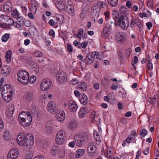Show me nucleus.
<instances>
[{
	"label": "nucleus",
	"mask_w": 159,
	"mask_h": 159,
	"mask_svg": "<svg viewBox=\"0 0 159 159\" xmlns=\"http://www.w3.org/2000/svg\"><path fill=\"white\" fill-rule=\"evenodd\" d=\"M17 141L19 146L26 149H30L34 143V137L31 134L25 135L23 132H20L17 136Z\"/></svg>",
	"instance_id": "f257e3e1"
},
{
	"label": "nucleus",
	"mask_w": 159,
	"mask_h": 159,
	"mask_svg": "<svg viewBox=\"0 0 159 159\" xmlns=\"http://www.w3.org/2000/svg\"><path fill=\"white\" fill-rule=\"evenodd\" d=\"M127 8L124 6H121L120 8V16L119 18L116 19V23L115 25L119 26L123 30H126L129 25V21L127 16Z\"/></svg>",
	"instance_id": "f03ea898"
},
{
	"label": "nucleus",
	"mask_w": 159,
	"mask_h": 159,
	"mask_svg": "<svg viewBox=\"0 0 159 159\" xmlns=\"http://www.w3.org/2000/svg\"><path fill=\"white\" fill-rule=\"evenodd\" d=\"M0 91L1 92L2 97L6 102H8L11 99L12 96V89L11 86L8 84L3 86L2 84L0 85Z\"/></svg>",
	"instance_id": "7ed1b4c3"
},
{
	"label": "nucleus",
	"mask_w": 159,
	"mask_h": 159,
	"mask_svg": "<svg viewBox=\"0 0 159 159\" xmlns=\"http://www.w3.org/2000/svg\"><path fill=\"white\" fill-rule=\"evenodd\" d=\"M17 80L21 84H27L29 82V75L28 73L24 70H20L17 73Z\"/></svg>",
	"instance_id": "20e7f679"
},
{
	"label": "nucleus",
	"mask_w": 159,
	"mask_h": 159,
	"mask_svg": "<svg viewBox=\"0 0 159 159\" xmlns=\"http://www.w3.org/2000/svg\"><path fill=\"white\" fill-rule=\"evenodd\" d=\"M88 139V135L86 133H84L82 134H76L74 137V140L77 146L81 147Z\"/></svg>",
	"instance_id": "39448f33"
},
{
	"label": "nucleus",
	"mask_w": 159,
	"mask_h": 159,
	"mask_svg": "<svg viewBox=\"0 0 159 159\" xmlns=\"http://www.w3.org/2000/svg\"><path fill=\"white\" fill-rule=\"evenodd\" d=\"M56 76L57 82L59 84H64L67 81V74L63 71H58L56 74Z\"/></svg>",
	"instance_id": "423d86ee"
},
{
	"label": "nucleus",
	"mask_w": 159,
	"mask_h": 159,
	"mask_svg": "<svg viewBox=\"0 0 159 159\" xmlns=\"http://www.w3.org/2000/svg\"><path fill=\"white\" fill-rule=\"evenodd\" d=\"M99 56V53L97 52L89 53L86 56L85 59L86 63L90 64L93 62L95 58L100 59Z\"/></svg>",
	"instance_id": "0eeeda50"
},
{
	"label": "nucleus",
	"mask_w": 159,
	"mask_h": 159,
	"mask_svg": "<svg viewBox=\"0 0 159 159\" xmlns=\"http://www.w3.org/2000/svg\"><path fill=\"white\" fill-rule=\"evenodd\" d=\"M87 150L88 154L89 156L93 157L95 155L96 152V148L94 142H91L88 143Z\"/></svg>",
	"instance_id": "6e6552de"
},
{
	"label": "nucleus",
	"mask_w": 159,
	"mask_h": 159,
	"mask_svg": "<svg viewBox=\"0 0 159 159\" xmlns=\"http://www.w3.org/2000/svg\"><path fill=\"white\" fill-rule=\"evenodd\" d=\"M65 132L62 130H60L56 135L55 140L57 144L61 145L63 144L64 141Z\"/></svg>",
	"instance_id": "1a4fd4ad"
},
{
	"label": "nucleus",
	"mask_w": 159,
	"mask_h": 159,
	"mask_svg": "<svg viewBox=\"0 0 159 159\" xmlns=\"http://www.w3.org/2000/svg\"><path fill=\"white\" fill-rule=\"evenodd\" d=\"M19 152L18 149L14 148L11 149L7 155V159H15L18 156Z\"/></svg>",
	"instance_id": "9d476101"
},
{
	"label": "nucleus",
	"mask_w": 159,
	"mask_h": 159,
	"mask_svg": "<svg viewBox=\"0 0 159 159\" xmlns=\"http://www.w3.org/2000/svg\"><path fill=\"white\" fill-rule=\"evenodd\" d=\"M78 106L76 103L73 100H70L68 104V108L70 112H75L76 111Z\"/></svg>",
	"instance_id": "9b49d317"
},
{
	"label": "nucleus",
	"mask_w": 159,
	"mask_h": 159,
	"mask_svg": "<svg viewBox=\"0 0 159 159\" xmlns=\"http://www.w3.org/2000/svg\"><path fill=\"white\" fill-rule=\"evenodd\" d=\"M51 85V82L48 79H44L43 80L40 85V88L41 90L45 91L48 89Z\"/></svg>",
	"instance_id": "f8f14e48"
},
{
	"label": "nucleus",
	"mask_w": 159,
	"mask_h": 159,
	"mask_svg": "<svg viewBox=\"0 0 159 159\" xmlns=\"http://www.w3.org/2000/svg\"><path fill=\"white\" fill-rule=\"evenodd\" d=\"M47 108L48 111L52 113L55 112L57 110L55 104L53 102L51 101L48 103Z\"/></svg>",
	"instance_id": "ddd939ff"
},
{
	"label": "nucleus",
	"mask_w": 159,
	"mask_h": 159,
	"mask_svg": "<svg viewBox=\"0 0 159 159\" xmlns=\"http://www.w3.org/2000/svg\"><path fill=\"white\" fill-rule=\"evenodd\" d=\"M27 118H25L24 119L20 120V123L22 124L23 126H28L30 124L32 121V118L31 116H28Z\"/></svg>",
	"instance_id": "4468645a"
},
{
	"label": "nucleus",
	"mask_w": 159,
	"mask_h": 159,
	"mask_svg": "<svg viewBox=\"0 0 159 159\" xmlns=\"http://www.w3.org/2000/svg\"><path fill=\"white\" fill-rule=\"evenodd\" d=\"M55 117L58 121H63L65 118V115L64 111H60L58 113L56 114Z\"/></svg>",
	"instance_id": "2eb2a0df"
},
{
	"label": "nucleus",
	"mask_w": 159,
	"mask_h": 159,
	"mask_svg": "<svg viewBox=\"0 0 159 159\" xmlns=\"http://www.w3.org/2000/svg\"><path fill=\"white\" fill-rule=\"evenodd\" d=\"M14 111V106L13 104L9 105L6 112V114L8 116H11Z\"/></svg>",
	"instance_id": "dca6fc26"
},
{
	"label": "nucleus",
	"mask_w": 159,
	"mask_h": 159,
	"mask_svg": "<svg viewBox=\"0 0 159 159\" xmlns=\"http://www.w3.org/2000/svg\"><path fill=\"white\" fill-rule=\"evenodd\" d=\"M133 21L135 24L139 27L140 31L143 29V22L139 18L133 19Z\"/></svg>",
	"instance_id": "f3484780"
},
{
	"label": "nucleus",
	"mask_w": 159,
	"mask_h": 159,
	"mask_svg": "<svg viewBox=\"0 0 159 159\" xmlns=\"http://www.w3.org/2000/svg\"><path fill=\"white\" fill-rule=\"evenodd\" d=\"M10 71L9 67L8 66H5L2 67L1 71L3 75L5 76H6L10 74Z\"/></svg>",
	"instance_id": "a211bd4d"
},
{
	"label": "nucleus",
	"mask_w": 159,
	"mask_h": 159,
	"mask_svg": "<svg viewBox=\"0 0 159 159\" xmlns=\"http://www.w3.org/2000/svg\"><path fill=\"white\" fill-rule=\"evenodd\" d=\"M67 126L69 129L73 130L75 129L77 126V121L75 120H71L69 122Z\"/></svg>",
	"instance_id": "6ab92c4d"
},
{
	"label": "nucleus",
	"mask_w": 159,
	"mask_h": 159,
	"mask_svg": "<svg viewBox=\"0 0 159 159\" xmlns=\"http://www.w3.org/2000/svg\"><path fill=\"white\" fill-rule=\"evenodd\" d=\"M116 40L119 43L123 42L124 41V36L121 32H117L116 35Z\"/></svg>",
	"instance_id": "aec40b11"
},
{
	"label": "nucleus",
	"mask_w": 159,
	"mask_h": 159,
	"mask_svg": "<svg viewBox=\"0 0 159 159\" xmlns=\"http://www.w3.org/2000/svg\"><path fill=\"white\" fill-rule=\"evenodd\" d=\"M66 10L68 14L71 16H73L75 14L73 7L70 4H68L66 7Z\"/></svg>",
	"instance_id": "412c9836"
},
{
	"label": "nucleus",
	"mask_w": 159,
	"mask_h": 159,
	"mask_svg": "<svg viewBox=\"0 0 159 159\" xmlns=\"http://www.w3.org/2000/svg\"><path fill=\"white\" fill-rule=\"evenodd\" d=\"M30 114V112H26L23 111L20 113L18 117L19 121L24 119V118H27V117H28V116H31Z\"/></svg>",
	"instance_id": "4be33fe9"
},
{
	"label": "nucleus",
	"mask_w": 159,
	"mask_h": 159,
	"mask_svg": "<svg viewBox=\"0 0 159 159\" xmlns=\"http://www.w3.org/2000/svg\"><path fill=\"white\" fill-rule=\"evenodd\" d=\"M79 100L80 103L84 105H86L88 102V98L84 93L80 97Z\"/></svg>",
	"instance_id": "5701e85b"
},
{
	"label": "nucleus",
	"mask_w": 159,
	"mask_h": 159,
	"mask_svg": "<svg viewBox=\"0 0 159 159\" xmlns=\"http://www.w3.org/2000/svg\"><path fill=\"white\" fill-rule=\"evenodd\" d=\"M85 152V150L83 149H77L76 152L75 157L77 158L80 157Z\"/></svg>",
	"instance_id": "b1692460"
},
{
	"label": "nucleus",
	"mask_w": 159,
	"mask_h": 159,
	"mask_svg": "<svg viewBox=\"0 0 159 159\" xmlns=\"http://www.w3.org/2000/svg\"><path fill=\"white\" fill-rule=\"evenodd\" d=\"M87 84L84 82H80L77 86V89L79 90L84 91L87 90Z\"/></svg>",
	"instance_id": "393cba45"
},
{
	"label": "nucleus",
	"mask_w": 159,
	"mask_h": 159,
	"mask_svg": "<svg viewBox=\"0 0 159 159\" xmlns=\"http://www.w3.org/2000/svg\"><path fill=\"white\" fill-rule=\"evenodd\" d=\"M87 109L86 107L81 108L79 112V116L80 118L84 117L87 112Z\"/></svg>",
	"instance_id": "a878e982"
},
{
	"label": "nucleus",
	"mask_w": 159,
	"mask_h": 159,
	"mask_svg": "<svg viewBox=\"0 0 159 159\" xmlns=\"http://www.w3.org/2000/svg\"><path fill=\"white\" fill-rule=\"evenodd\" d=\"M11 54L12 52L10 50L7 51L6 53L5 57L6 59V61L9 63L11 61Z\"/></svg>",
	"instance_id": "bb28decb"
},
{
	"label": "nucleus",
	"mask_w": 159,
	"mask_h": 159,
	"mask_svg": "<svg viewBox=\"0 0 159 159\" xmlns=\"http://www.w3.org/2000/svg\"><path fill=\"white\" fill-rule=\"evenodd\" d=\"M25 99L28 101H31L34 99V96L32 92L27 93L25 96Z\"/></svg>",
	"instance_id": "cd10ccee"
},
{
	"label": "nucleus",
	"mask_w": 159,
	"mask_h": 159,
	"mask_svg": "<svg viewBox=\"0 0 159 159\" xmlns=\"http://www.w3.org/2000/svg\"><path fill=\"white\" fill-rule=\"evenodd\" d=\"M18 22V24L19 25H23L24 24L25 19L23 17L19 16L16 18Z\"/></svg>",
	"instance_id": "c85d7f7f"
},
{
	"label": "nucleus",
	"mask_w": 159,
	"mask_h": 159,
	"mask_svg": "<svg viewBox=\"0 0 159 159\" xmlns=\"http://www.w3.org/2000/svg\"><path fill=\"white\" fill-rule=\"evenodd\" d=\"M3 7L4 10L6 11L9 12L12 10V8L8 5L7 2L4 4Z\"/></svg>",
	"instance_id": "c756f323"
},
{
	"label": "nucleus",
	"mask_w": 159,
	"mask_h": 159,
	"mask_svg": "<svg viewBox=\"0 0 159 159\" xmlns=\"http://www.w3.org/2000/svg\"><path fill=\"white\" fill-rule=\"evenodd\" d=\"M112 15L113 16V18L116 21V19L119 18L120 16L119 15L118 12L117 10H114L113 11L112 13Z\"/></svg>",
	"instance_id": "7c9ffc66"
},
{
	"label": "nucleus",
	"mask_w": 159,
	"mask_h": 159,
	"mask_svg": "<svg viewBox=\"0 0 159 159\" xmlns=\"http://www.w3.org/2000/svg\"><path fill=\"white\" fill-rule=\"evenodd\" d=\"M118 0H109L108 2L112 7H115L118 4Z\"/></svg>",
	"instance_id": "2f4dec72"
},
{
	"label": "nucleus",
	"mask_w": 159,
	"mask_h": 159,
	"mask_svg": "<svg viewBox=\"0 0 159 159\" xmlns=\"http://www.w3.org/2000/svg\"><path fill=\"white\" fill-rule=\"evenodd\" d=\"M94 137L96 141V143L98 145L100 144L101 141L100 139V137L98 134H94Z\"/></svg>",
	"instance_id": "473e14b6"
},
{
	"label": "nucleus",
	"mask_w": 159,
	"mask_h": 159,
	"mask_svg": "<svg viewBox=\"0 0 159 159\" xmlns=\"http://www.w3.org/2000/svg\"><path fill=\"white\" fill-rule=\"evenodd\" d=\"M37 30L36 28L34 26H30L29 28V31L30 34H34Z\"/></svg>",
	"instance_id": "72a5a7b5"
},
{
	"label": "nucleus",
	"mask_w": 159,
	"mask_h": 159,
	"mask_svg": "<svg viewBox=\"0 0 159 159\" xmlns=\"http://www.w3.org/2000/svg\"><path fill=\"white\" fill-rule=\"evenodd\" d=\"M101 82L103 85L106 86L108 84L109 82V80L107 78L104 77L102 79Z\"/></svg>",
	"instance_id": "f704fd0d"
},
{
	"label": "nucleus",
	"mask_w": 159,
	"mask_h": 159,
	"mask_svg": "<svg viewBox=\"0 0 159 159\" xmlns=\"http://www.w3.org/2000/svg\"><path fill=\"white\" fill-rule=\"evenodd\" d=\"M58 150V148L57 146H53L52 149L51 153L53 155H56Z\"/></svg>",
	"instance_id": "c9c22d12"
},
{
	"label": "nucleus",
	"mask_w": 159,
	"mask_h": 159,
	"mask_svg": "<svg viewBox=\"0 0 159 159\" xmlns=\"http://www.w3.org/2000/svg\"><path fill=\"white\" fill-rule=\"evenodd\" d=\"M10 36L9 34H6L3 35L2 37V40L3 42H6Z\"/></svg>",
	"instance_id": "e433bc0d"
},
{
	"label": "nucleus",
	"mask_w": 159,
	"mask_h": 159,
	"mask_svg": "<svg viewBox=\"0 0 159 159\" xmlns=\"http://www.w3.org/2000/svg\"><path fill=\"white\" fill-rule=\"evenodd\" d=\"M84 30L82 28L79 30L78 32L77 33V37L78 38L81 39V36L83 34Z\"/></svg>",
	"instance_id": "4c0bfd02"
},
{
	"label": "nucleus",
	"mask_w": 159,
	"mask_h": 159,
	"mask_svg": "<svg viewBox=\"0 0 159 159\" xmlns=\"http://www.w3.org/2000/svg\"><path fill=\"white\" fill-rule=\"evenodd\" d=\"M33 157V154L31 151H29L26 153L25 159H31Z\"/></svg>",
	"instance_id": "58836bf2"
},
{
	"label": "nucleus",
	"mask_w": 159,
	"mask_h": 159,
	"mask_svg": "<svg viewBox=\"0 0 159 159\" xmlns=\"http://www.w3.org/2000/svg\"><path fill=\"white\" fill-rule=\"evenodd\" d=\"M140 134L141 136V138L144 137L147 134V131L145 129H143L140 131Z\"/></svg>",
	"instance_id": "ea45409f"
},
{
	"label": "nucleus",
	"mask_w": 159,
	"mask_h": 159,
	"mask_svg": "<svg viewBox=\"0 0 159 159\" xmlns=\"http://www.w3.org/2000/svg\"><path fill=\"white\" fill-rule=\"evenodd\" d=\"M147 67L148 70H151L153 69V66L152 63L149 60H147Z\"/></svg>",
	"instance_id": "a19ab883"
},
{
	"label": "nucleus",
	"mask_w": 159,
	"mask_h": 159,
	"mask_svg": "<svg viewBox=\"0 0 159 159\" xmlns=\"http://www.w3.org/2000/svg\"><path fill=\"white\" fill-rule=\"evenodd\" d=\"M13 16H15L16 18L17 17L20 16V14L18 11L16 10H14L11 11V13Z\"/></svg>",
	"instance_id": "79ce46f5"
},
{
	"label": "nucleus",
	"mask_w": 159,
	"mask_h": 159,
	"mask_svg": "<svg viewBox=\"0 0 159 159\" xmlns=\"http://www.w3.org/2000/svg\"><path fill=\"white\" fill-rule=\"evenodd\" d=\"M34 56L36 57H41L43 56V54L41 52L38 50L36 51L34 53Z\"/></svg>",
	"instance_id": "37998d69"
},
{
	"label": "nucleus",
	"mask_w": 159,
	"mask_h": 159,
	"mask_svg": "<svg viewBox=\"0 0 159 159\" xmlns=\"http://www.w3.org/2000/svg\"><path fill=\"white\" fill-rule=\"evenodd\" d=\"M46 131L48 133H50L52 131V128L49 125H46Z\"/></svg>",
	"instance_id": "c03bdc74"
},
{
	"label": "nucleus",
	"mask_w": 159,
	"mask_h": 159,
	"mask_svg": "<svg viewBox=\"0 0 159 159\" xmlns=\"http://www.w3.org/2000/svg\"><path fill=\"white\" fill-rule=\"evenodd\" d=\"M58 153L61 158H63L65 156V151L63 149H59Z\"/></svg>",
	"instance_id": "a18cd8bd"
},
{
	"label": "nucleus",
	"mask_w": 159,
	"mask_h": 159,
	"mask_svg": "<svg viewBox=\"0 0 159 159\" xmlns=\"http://www.w3.org/2000/svg\"><path fill=\"white\" fill-rule=\"evenodd\" d=\"M57 19L59 24H61L64 20V18L61 15L59 17H57Z\"/></svg>",
	"instance_id": "49530a36"
},
{
	"label": "nucleus",
	"mask_w": 159,
	"mask_h": 159,
	"mask_svg": "<svg viewBox=\"0 0 159 159\" xmlns=\"http://www.w3.org/2000/svg\"><path fill=\"white\" fill-rule=\"evenodd\" d=\"M103 34L102 36L104 38H107L109 37V34L106 31V28H104L103 29Z\"/></svg>",
	"instance_id": "de8ad7c7"
},
{
	"label": "nucleus",
	"mask_w": 159,
	"mask_h": 159,
	"mask_svg": "<svg viewBox=\"0 0 159 159\" xmlns=\"http://www.w3.org/2000/svg\"><path fill=\"white\" fill-rule=\"evenodd\" d=\"M36 77L35 76L33 75L31 77L30 79L29 78V81L30 83L33 84L36 81Z\"/></svg>",
	"instance_id": "09e8293b"
},
{
	"label": "nucleus",
	"mask_w": 159,
	"mask_h": 159,
	"mask_svg": "<svg viewBox=\"0 0 159 159\" xmlns=\"http://www.w3.org/2000/svg\"><path fill=\"white\" fill-rule=\"evenodd\" d=\"M93 13L96 16H98L99 14L100 11V10L99 9H93Z\"/></svg>",
	"instance_id": "8fccbe9b"
},
{
	"label": "nucleus",
	"mask_w": 159,
	"mask_h": 159,
	"mask_svg": "<svg viewBox=\"0 0 159 159\" xmlns=\"http://www.w3.org/2000/svg\"><path fill=\"white\" fill-rule=\"evenodd\" d=\"M67 50L69 52H72L73 50L72 46L69 43L67 44Z\"/></svg>",
	"instance_id": "3c124183"
},
{
	"label": "nucleus",
	"mask_w": 159,
	"mask_h": 159,
	"mask_svg": "<svg viewBox=\"0 0 159 159\" xmlns=\"http://www.w3.org/2000/svg\"><path fill=\"white\" fill-rule=\"evenodd\" d=\"M156 98L154 96L152 98H150V100H149V101H150V103L153 105L156 103Z\"/></svg>",
	"instance_id": "603ef678"
},
{
	"label": "nucleus",
	"mask_w": 159,
	"mask_h": 159,
	"mask_svg": "<svg viewBox=\"0 0 159 159\" xmlns=\"http://www.w3.org/2000/svg\"><path fill=\"white\" fill-rule=\"evenodd\" d=\"M99 4H100V9H101V8H104L105 7H107V5L106 3L104 2H101L100 1H99Z\"/></svg>",
	"instance_id": "864d4df0"
},
{
	"label": "nucleus",
	"mask_w": 159,
	"mask_h": 159,
	"mask_svg": "<svg viewBox=\"0 0 159 159\" xmlns=\"http://www.w3.org/2000/svg\"><path fill=\"white\" fill-rule=\"evenodd\" d=\"M100 4H99V1L97 2L96 3H95L93 7L92 8L93 9H99L100 10Z\"/></svg>",
	"instance_id": "5fc2aeb1"
},
{
	"label": "nucleus",
	"mask_w": 159,
	"mask_h": 159,
	"mask_svg": "<svg viewBox=\"0 0 159 159\" xmlns=\"http://www.w3.org/2000/svg\"><path fill=\"white\" fill-rule=\"evenodd\" d=\"M130 27L133 30H134L135 28V23L133 21V19H131L130 20Z\"/></svg>",
	"instance_id": "6e6d98bb"
},
{
	"label": "nucleus",
	"mask_w": 159,
	"mask_h": 159,
	"mask_svg": "<svg viewBox=\"0 0 159 159\" xmlns=\"http://www.w3.org/2000/svg\"><path fill=\"white\" fill-rule=\"evenodd\" d=\"M4 128V123L2 120L0 118V131L2 130Z\"/></svg>",
	"instance_id": "4d7b16f0"
},
{
	"label": "nucleus",
	"mask_w": 159,
	"mask_h": 159,
	"mask_svg": "<svg viewBox=\"0 0 159 159\" xmlns=\"http://www.w3.org/2000/svg\"><path fill=\"white\" fill-rule=\"evenodd\" d=\"M4 138L5 140H7L9 138V134L8 133L5 132L4 134Z\"/></svg>",
	"instance_id": "13d9d810"
},
{
	"label": "nucleus",
	"mask_w": 159,
	"mask_h": 159,
	"mask_svg": "<svg viewBox=\"0 0 159 159\" xmlns=\"http://www.w3.org/2000/svg\"><path fill=\"white\" fill-rule=\"evenodd\" d=\"M78 83V80L75 78V79H73L71 81L70 83L73 85H75Z\"/></svg>",
	"instance_id": "bf43d9fd"
},
{
	"label": "nucleus",
	"mask_w": 159,
	"mask_h": 159,
	"mask_svg": "<svg viewBox=\"0 0 159 159\" xmlns=\"http://www.w3.org/2000/svg\"><path fill=\"white\" fill-rule=\"evenodd\" d=\"M147 6L148 7L152 8L153 6V4L152 0H149L147 3Z\"/></svg>",
	"instance_id": "052dcab7"
},
{
	"label": "nucleus",
	"mask_w": 159,
	"mask_h": 159,
	"mask_svg": "<svg viewBox=\"0 0 159 159\" xmlns=\"http://www.w3.org/2000/svg\"><path fill=\"white\" fill-rule=\"evenodd\" d=\"M75 95L77 97H80L82 94H80V92L77 90H75L74 92Z\"/></svg>",
	"instance_id": "680f3d73"
},
{
	"label": "nucleus",
	"mask_w": 159,
	"mask_h": 159,
	"mask_svg": "<svg viewBox=\"0 0 159 159\" xmlns=\"http://www.w3.org/2000/svg\"><path fill=\"white\" fill-rule=\"evenodd\" d=\"M49 35L52 36L53 38L55 37V34L53 30H51L49 32Z\"/></svg>",
	"instance_id": "e2e57ef3"
},
{
	"label": "nucleus",
	"mask_w": 159,
	"mask_h": 159,
	"mask_svg": "<svg viewBox=\"0 0 159 159\" xmlns=\"http://www.w3.org/2000/svg\"><path fill=\"white\" fill-rule=\"evenodd\" d=\"M139 16L141 18H143V17H146L148 16V15L145 13L141 12L139 14Z\"/></svg>",
	"instance_id": "0e129e2a"
},
{
	"label": "nucleus",
	"mask_w": 159,
	"mask_h": 159,
	"mask_svg": "<svg viewBox=\"0 0 159 159\" xmlns=\"http://www.w3.org/2000/svg\"><path fill=\"white\" fill-rule=\"evenodd\" d=\"M146 25L148 30H149L150 28L152 26V25L151 22H148L146 23Z\"/></svg>",
	"instance_id": "69168bd1"
},
{
	"label": "nucleus",
	"mask_w": 159,
	"mask_h": 159,
	"mask_svg": "<svg viewBox=\"0 0 159 159\" xmlns=\"http://www.w3.org/2000/svg\"><path fill=\"white\" fill-rule=\"evenodd\" d=\"M8 25L7 24L5 23H0V27L2 28H5L8 27Z\"/></svg>",
	"instance_id": "338daca9"
},
{
	"label": "nucleus",
	"mask_w": 159,
	"mask_h": 159,
	"mask_svg": "<svg viewBox=\"0 0 159 159\" xmlns=\"http://www.w3.org/2000/svg\"><path fill=\"white\" fill-rule=\"evenodd\" d=\"M126 5L128 8H130L132 6L131 2L129 1H127Z\"/></svg>",
	"instance_id": "774afa93"
}]
</instances>
